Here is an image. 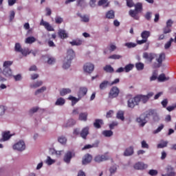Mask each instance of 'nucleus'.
<instances>
[{
    "mask_svg": "<svg viewBox=\"0 0 176 176\" xmlns=\"http://www.w3.org/2000/svg\"><path fill=\"white\" fill-rule=\"evenodd\" d=\"M138 102H142V104H146L149 101V98L153 97V92H149L147 95H138L136 96Z\"/></svg>",
    "mask_w": 176,
    "mask_h": 176,
    "instance_id": "obj_1",
    "label": "nucleus"
},
{
    "mask_svg": "<svg viewBox=\"0 0 176 176\" xmlns=\"http://www.w3.org/2000/svg\"><path fill=\"white\" fill-rule=\"evenodd\" d=\"M12 148L14 151L23 152V151H25V143L23 140H19L12 146Z\"/></svg>",
    "mask_w": 176,
    "mask_h": 176,
    "instance_id": "obj_2",
    "label": "nucleus"
},
{
    "mask_svg": "<svg viewBox=\"0 0 176 176\" xmlns=\"http://www.w3.org/2000/svg\"><path fill=\"white\" fill-rule=\"evenodd\" d=\"M74 156L75 153L69 151L65 153L63 157V162H65L66 164H69V163H71L72 157H74Z\"/></svg>",
    "mask_w": 176,
    "mask_h": 176,
    "instance_id": "obj_3",
    "label": "nucleus"
},
{
    "mask_svg": "<svg viewBox=\"0 0 176 176\" xmlns=\"http://www.w3.org/2000/svg\"><path fill=\"white\" fill-rule=\"evenodd\" d=\"M148 118L149 117H146V113L144 114H142L140 117L136 118V122L139 124V126H140V127H144V126H145V124H146L147 122L146 119H148Z\"/></svg>",
    "mask_w": 176,
    "mask_h": 176,
    "instance_id": "obj_4",
    "label": "nucleus"
},
{
    "mask_svg": "<svg viewBox=\"0 0 176 176\" xmlns=\"http://www.w3.org/2000/svg\"><path fill=\"white\" fill-rule=\"evenodd\" d=\"M164 58H166V54L161 53L159 55V57L156 58V61L157 63H154L153 67H154V68H160V67L162 66V63H163V60H164Z\"/></svg>",
    "mask_w": 176,
    "mask_h": 176,
    "instance_id": "obj_5",
    "label": "nucleus"
},
{
    "mask_svg": "<svg viewBox=\"0 0 176 176\" xmlns=\"http://www.w3.org/2000/svg\"><path fill=\"white\" fill-rule=\"evenodd\" d=\"M136 105H140V103H138V99L137 96H135L134 98H129L127 101V106L128 108H131L133 109Z\"/></svg>",
    "mask_w": 176,
    "mask_h": 176,
    "instance_id": "obj_6",
    "label": "nucleus"
},
{
    "mask_svg": "<svg viewBox=\"0 0 176 176\" xmlns=\"http://www.w3.org/2000/svg\"><path fill=\"white\" fill-rule=\"evenodd\" d=\"M120 92L119 88L113 87L109 93V98H116L119 96Z\"/></svg>",
    "mask_w": 176,
    "mask_h": 176,
    "instance_id": "obj_7",
    "label": "nucleus"
},
{
    "mask_svg": "<svg viewBox=\"0 0 176 176\" xmlns=\"http://www.w3.org/2000/svg\"><path fill=\"white\" fill-rule=\"evenodd\" d=\"M109 160V157L107 155H98L94 157V162L96 163H102V162H107Z\"/></svg>",
    "mask_w": 176,
    "mask_h": 176,
    "instance_id": "obj_8",
    "label": "nucleus"
},
{
    "mask_svg": "<svg viewBox=\"0 0 176 176\" xmlns=\"http://www.w3.org/2000/svg\"><path fill=\"white\" fill-rule=\"evenodd\" d=\"M83 69L87 74H91L94 71V65L91 63H85L83 66Z\"/></svg>",
    "mask_w": 176,
    "mask_h": 176,
    "instance_id": "obj_9",
    "label": "nucleus"
},
{
    "mask_svg": "<svg viewBox=\"0 0 176 176\" xmlns=\"http://www.w3.org/2000/svg\"><path fill=\"white\" fill-rule=\"evenodd\" d=\"M133 168H135V170H145L148 168V164L138 162L133 165Z\"/></svg>",
    "mask_w": 176,
    "mask_h": 176,
    "instance_id": "obj_10",
    "label": "nucleus"
},
{
    "mask_svg": "<svg viewBox=\"0 0 176 176\" xmlns=\"http://www.w3.org/2000/svg\"><path fill=\"white\" fill-rule=\"evenodd\" d=\"M40 25H43V27H44L47 31H54V28L52 26V25L43 19H41Z\"/></svg>",
    "mask_w": 176,
    "mask_h": 176,
    "instance_id": "obj_11",
    "label": "nucleus"
},
{
    "mask_svg": "<svg viewBox=\"0 0 176 176\" xmlns=\"http://www.w3.org/2000/svg\"><path fill=\"white\" fill-rule=\"evenodd\" d=\"M13 135L10 134V131H5L2 133V138L0 139V142H5L9 141Z\"/></svg>",
    "mask_w": 176,
    "mask_h": 176,
    "instance_id": "obj_12",
    "label": "nucleus"
},
{
    "mask_svg": "<svg viewBox=\"0 0 176 176\" xmlns=\"http://www.w3.org/2000/svg\"><path fill=\"white\" fill-rule=\"evenodd\" d=\"M75 57V52L72 49L68 50L67 52V55L65 57V60H67V61H72L74 60V58Z\"/></svg>",
    "mask_w": 176,
    "mask_h": 176,
    "instance_id": "obj_13",
    "label": "nucleus"
},
{
    "mask_svg": "<svg viewBox=\"0 0 176 176\" xmlns=\"http://www.w3.org/2000/svg\"><path fill=\"white\" fill-rule=\"evenodd\" d=\"M89 130H90L89 126H85L82 128L81 131L80 132V135L81 138H82L83 140H86V138H87V135L89 134Z\"/></svg>",
    "mask_w": 176,
    "mask_h": 176,
    "instance_id": "obj_14",
    "label": "nucleus"
},
{
    "mask_svg": "<svg viewBox=\"0 0 176 176\" xmlns=\"http://www.w3.org/2000/svg\"><path fill=\"white\" fill-rule=\"evenodd\" d=\"M143 57L145 58V60H146L147 63H152V60H153V58H155V55L152 53L144 52L143 54Z\"/></svg>",
    "mask_w": 176,
    "mask_h": 176,
    "instance_id": "obj_15",
    "label": "nucleus"
},
{
    "mask_svg": "<svg viewBox=\"0 0 176 176\" xmlns=\"http://www.w3.org/2000/svg\"><path fill=\"white\" fill-rule=\"evenodd\" d=\"M87 91H88L87 87H80L79 91L78 92V97L80 98L85 97V96L87 94Z\"/></svg>",
    "mask_w": 176,
    "mask_h": 176,
    "instance_id": "obj_16",
    "label": "nucleus"
},
{
    "mask_svg": "<svg viewBox=\"0 0 176 176\" xmlns=\"http://www.w3.org/2000/svg\"><path fill=\"white\" fill-rule=\"evenodd\" d=\"M149 116H153L154 120H159V114L156 110H150L146 113V118H149Z\"/></svg>",
    "mask_w": 176,
    "mask_h": 176,
    "instance_id": "obj_17",
    "label": "nucleus"
},
{
    "mask_svg": "<svg viewBox=\"0 0 176 176\" xmlns=\"http://www.w3.org/2000/svg\"><path fill=\"white\" fill-rule=\"evenodd\" d=\"M91 160H93V156L90 154H86L82 157V164L86 166V164H89V163L91 162Z\"/></svg>",
    "mask_w": 176,
    "mask_h": 176,
    "instance_id": "obj_18",
    "label": "nucleus"
},
{
    "mask_svg": "<svg viewBox=\"0 0 176 176\" xmlns=\"http://www.w3.org/2000/svg\"><path fill=\"white\" fill-rule=\"evenodd\" d=\"M3 75L6 78H12V76H13V72L12 71V69H10V67H6L4 68L3 70Z\"/></svg>",
    "mask_w": 176,
    "mask_h": 176,
    "instance_id": "obj_19",
    "label": "nucleus"
},
{
    "mask_svg": "<svg viewBox=\"0 0 176 176\" xmlns=\"http://www.w3.org/2000/svg\"><path fill=\"white\" fill-rule=\"evenodd\" d=\"M138 11H136L135 10H130L129 12V16L131 17H133L135 20H139L140 19V16L138 15Z\"/></svg>",
    "mask_w": 176,
    "mask_h": 176,
    "instance_id": "obj_20",
    "label": "nucleus"
},
{
    "mask_svg": "<svg viewBox=\"0 0 176 176\" xmlns=\"http://www.w3.org/2000/svg\"><path fill=\"white\" fill-rule=\"evenodd\" d=\"M134 155V147L129 146L124 152V156H131Z\"/></svg>",
    "mask_w": 176,
    "mask_h": 176,
    "instance_id": "obj_21",
    "label": "nucleus"
},
{
    "mask_svg": "<svg viewBox=\"0 0 176 176\" xmlns=\"http://www.w3.org/2000/svg\"><path fill=\"white\" fill-rule=\"evenodd\" d=\"M168 176H175V172H174V168L171 166H167L165 168Z\"/></svg>",
    "mask_w": 176,
    "mask_h": 176,
    "instance_id": "obj_22",
    "label": "nucleus"
},
{
    "mask_svg": "<svg viewBox=\"0 0 176 176\" xmlns=\"http://www.w3.org/2000/svg\"><path fill=\"white\" fill-rule=\"evenodd\" d=\"M77 16L80 17L82 23H89L90 21V18L87 15H82L80 13H77Z\"/></svg>",
    "mask_w": 176,
    "mask_h": 176,
    "instance_id": "obj_23",
    "label": "nucleus"
},
{
    "mask_svg": "<svg viewBox=\"0 0 176 176\" xmlns=\"http://www.w3.org/2000/svg\"><path fill=\"white\" fill-rule=\"evenodd\" d=\"M72 90L69 88H63L60 90V95L62 97H64V96H67V94H71Z\"/></svg>",
    "mask_w": 176,
    "mask_h": 176,
    "instance_id": "obj_24",
    "label": "nucleus"
},
{
    "mask_svg": "<svg viewBox=\"0 0 176 176\" xmlns=\"http://www.w3.org/2000/svg\"><path fill=\"white\" fill-rule=\"evenodd\" d=\"M74 124H76V121L74 119H69L63 124V127H71Z\"/></svg>",
    "mask_w": 176,
    "mask_h": 176,
    "instance_id": "obj_25",
    "label": "nucleus"
},
{
    "mask_svg": "<svg viewBox=\"0 0 176 176\" xmlns=\"http://www.w3.org/2000/svg\"><path fill=\"white\" fill-rule=\"evenodd\" d=\"M58 34L61 39H65V38H68V34L65 30H59Z\"/></svg>",
    "mask_w": 176,
    "mask_h": 176,
    "instance_id": "obj_26",
    "label": "nucleus"
},
{
    "mask_svg": "<svg viewBox=\"0 0 176 176\" xmlns=\"http://www.w3.org/2000/svg\"><path fill=\"white\" fill-rule=\"evenodd\" d=\"M65 104V100L64 99V98H61V97L58 98L55 102V105L58 107H63V105H64Z\"/></svg>",
    "mask_w": 176,
    "mask_h": 176,
    "instance_id": "obj_27",
    "label": "nucleus"
},
{
    "mask_svg": "<svg viewBox=\"0 0 176 176\" xmlns=\"http://www.w3.org/2000/svg\"><path fill=\"white\" fill-rule=\"evenodd\" d=\"M69 43L70 45H72V46H80V45L83 43V41H82L81 39L77 38L76 40H73L72 41H70Z\"/></svg>",
    "mask_w": 176,
    "mask_h": 176,
    "instance_id": "obj_28",
    "label": "nucleus"
},
{
    "mask_svg": "<svg viewBox=\"0 0 176 176\" xmlns=\"http://www.w3.org/2000/svg\"><path fill=\"white\" fill-rule=\"evenodd\" d=\"M89 113L87 112L80 113L78 116V119L82 122H86L87 120V116Z\"/></svg>",
    "mask_w": 176,
    "mask_h": 176,
    "instance_id": "obj_29",
    "label": "nucleus"
},
{
    "mask_svg": "<svg viewBox=\"0 0 176 176\" xmlns=\"http://www.w3.org/2000/svg\"><path fill=\"white\" fill-rule=\"evenodd\" d=\"M159 82H167V80H170V77L166 76V74H162L157 78Z\"/></svg>",
    "mask_w": 176,
    "mask_h": 176,
    "instance_id": "obj_30",
    "label": "nucleus"
},
{
    "mask_svg": "<svg viewBox=\"0 0 176 176\" xmlns=\"http://www.w3.org/2000/svg\"><path fill=\"white\" fill-rule=\"evenodd\" d=\"M102 134L104 137L109 138V137H112V135H113V132L111 130H105L102 132Z\"/></svg>",
    "mask_w": 176,
    "mask_h": 176,
    "instance_id": "obj_31",
    "label": "nucleus"
},
{
    "mask_svg": "<svg viewBox=\"0 0 176 176\" xmlns=\"http://www.w3.org/2000/svg\"><path fill=\"white\" fill-rule=\"evenodd\" d=\"M141 36L142 39H145L146 41H148V38L151 36V32L144 30L142 32Z\"/></svg>",
    "mask_w": 176,
    "mask_h": 176,
    "instance_id": "obj_32",
    "label": "nucleus"
},
{
    "mask_svg": "<svg viewBox=\"0 0 176 176\" xmlns=\"http://www.w3.org/2000/svg\"><path fill=\"white\" fill-rule=\"evenodd\" d=\"M34 42H36V38H35V37H34V36H29L27 38H25V43H28L29 45H31V44L34 43Z\"/></svg>",
    "mask_w": 176,
    "mask_h": 176,
    "instance_id": "obj_33",
    "label": "nucleus"
},
{
    "mask_svg": "<svg viewBox=\"0 0 176 176\" xmlns=\"http://www.w3.org/2000/svg\"><path fill=\"white\" fill-rule=\"evenodd\" d=\"M45 163L47 166H52V164H54V163H56V160H53L52 159V157L48 156L47 157V159L45 160Z\"/></svg>",
    "mask_w": 176,
    "mask_h": 176,
    "instance_id": "obj_34",
    "label": "nucleus"
},
{
    "mask_svg": "<svg viewBox=\"0 0 176 176\" xmlns=\"http://www.w3.org/2000/svg\"><path fill=\"white\" fill-rule=\"evenodd\" d=\"M98 144H100V142H97L96 143L94 144H87L82 148V151H85V149H90V148H97L98 147Z\"/></svg>",
    "mask_w": 176,
    "mask_h": 176,
    "instance_id": "obj_35",
    "label": "nucleus"
},
{
    "mask_svg": "<svg viewBox=\"0 0 176 176\" xmlns=\"http://www.w3.org/2000/svg\"><path fill=\"white\" fill-rule=\"evenodd\" d=\"M71 60H67V59L63 60V68L64 69H68L71 67Z\"/></svg>",
    "mask_w": 176,
    "mask_h": 176,
    "instance_id": "obj_36",
    "label": "nucleus"
},
{
    "mask_svg": "<svg viewBox=\"0 0 176 176\" xmlns=\"http://www.w3.org/2000/svg\"><path fill=\"white\" fill-rule=\"evenodd\" d=\"M117 119H120V120H124V111H118L116 115Z\"/></svg>",
    "mask_w": 176,
    "mask_h": 176,
    "instance_id": "obj_37",
    "label": "nucleus"
},
{
    "mask_svg": "<svg viewBox=\"0 0 176 176\" xmlns=\"http://www.w3.org/2000/svg\"><path fill=\"white\" fill-rule=\"evenodd\" d=\"M47 89V88L45 86L42 87L41 88L37 89L34 92V95L35 96H38V94H42V93H45V91H46Z\"/></svg>",
    "mask_w": 176,
    "mask_h": 176,
    "instance_id": "obj_38",
    "label": "nucleus"
},
{
    "mask_svg": "<svg viewBox=\"0 0 176 176\" xmlns=\"http://www.w3.org/2000/svg\"><path fill=\"white\" fill-rule=\"evenodd\" d=\"M80 98H76L72 96H69L68 98V100H69L70 101H72V107H74V105H75L80 100Z\"/></svg>",
    "mask_w": 176,
    "mask_h": 176,
    "instance_id": "obj_39",
    "label": "nucleus"
},
{
    "mask_svg": "<svg viewBox=\"0 0 176 176\" xmlns=\"http://www.w3.org/2000/svg\"><path fill=\"white\" fill-rule=\"evenodd\" d=\"M42 85H43V82L42 80H40L30 85V87H32V89H37V87H41Z\"/></svg>",
    "mask_w": 176,
    "mask_h": 176,
    "instance_id": "obj_40",
    "label": "nucleus"
},
{
    "mask_svg": "<svg viewBox=\"0 0 176 176\" xmlns=\"http://www.w3.org/2000/svg\"><path fill=\"white\" fill-rule=\"evenodd\" d=\"M108 85H110L109 82H108L107 80H104L100 83L99 87L100 90H104V89H107V87H108Z\"/></svg>",
    "mask_w": 176,
    "mask_h": 176,
    "instance_id": "obj_41",
    "label": "nucleus"
},
{
    "mask_svg": "<svg viewBox=\"0 0 176 176\" xmlns=\"http://www.w3.org/2000/svg\"><path fill=\"white\" fill-rule=\"evenodd\" d=\"M107 19H115V12L113 10H109L106 13Z\"/></svg>",
    "mask_w": 176,
    "mask_h": 176,
    "instance_id": "obj_42",
    "label": "nucleus"
},
{
    "mask_svg": "<svg viewBox=\"0 0 176 176\" xmlns=\"http://www.w3.org/2000/svg\"><path fill=\"white\" fill-rule=\"evenodd\" d=\"M101 124H102V120H96L95 122L94 123V126L96 129H100Z\"/></svg>",
    "mask_w": 176,
    "mask_h": 176,
    "instance_id": "obj_43",
    "label": "nucleus"
},
{
    "mask_svg": "<svg viewBox=\"0 0 176 176\" xmlns=\"http://www.w3.org/2000/svg\"><path fill=\"white\" fill-rule=\"evenodd\" d=\"M118 171V165H112L109 168V173L112 175V174H115Z\"/></svg>",
    "mask_w": 176,
    "mask_h": 176,
    "instance_id": "obj_44",
    "label": "nucleus"
},
{
    "mask_svg": "<svg viewBox=\"0 0 176 176\" xmlns=\"http://www.w3.org/2000/svg\"><path fill=\"white\" fill-rule=\"evenodd\" d=\"M135 10L140 13V12H142V3H138L135 5Z\"/></svg>",
    "mask_w": 176,
    "mask_h": 176,
    "instance_id": "obj_45",
    "label": "nucleus"
},
{
    "mask_svg": "<svg viewBox=\"0 0 176 176\" xmlns=\"http://www.w3.org/2000/svg\"><path fill=\"white\" fill-rule=\"evenodd\" d=\"M104 71H105L106 72H109V73H112L113 72V67H112V66L107 65H106L104 67H103Z\"/></svg>",
    "mask_w": 176,
    "mask_h": 176,
    "instance_id": "obj_46",
    "label": "nucleus"
},
{
    "mask_svg": "<svg viewBox=\"0 0 176 176\" xmlns=\"http://www.w3.org/2000/svg\"><path fill=\"white\" fill-rule=\"evenodd\" d=\"M13 61L12 60H6L3 64V68H10V65H12Z\"/></svg>",
    "mask_w": 176,
    "mask_h": 176,
    "instance_id": "obj_47",
    "label": "nucleus"
},
{
    "mask_svg": "<svg viewBox=\"0 0 176 176\" xmlns=\"http://www.w3.org/2000/svg\"><path fill=\"white\" fill-rule=\"evenodd\" d=\"M173 42H174V38H170V41L164 45V49L166 50H167V49H170V47H171V43H173Z\"/></svg>",
    "mask_w": 176,
    "mask_h": 176,
    "instance_id": "obj_48",
    "label": "nucleus"
},
{
    "mask_svg": "<svg viewBox=\"0 0 176 176\" xmlns=\"http://www.w3.org/2000/svg\"><path fill=\"white\" fill-rule=\"evenodd\" d=\"M98 6H108V0H100L98 3Z\"/></svg>",
    "mask_w": 176,
    "mask_h": 176,
    "instance_id": "obj_49",
    "label": "nucleus"
},
{
    "mask_svg": "<svg viewBox=\"0 0 176 176\" xmlns=\"http://www.w3.org/2000/svg\"><path fill=\"white\" fill-rule=\"evenodd\" d=\"M133 68H134V65L132 64H129V65H126L125 67H124V69L125 72H130V71H131Z\"/></svg>",
    "mask_w": 176,
    "mask_h": 176,
    "instance_id": "obj_50",
    "label": "nucleus"
},
{
    "mask_svg": "<svg viewBox=\"0 0 176 176\" xmlns=\"http://www.w3.org/2000/svg\"><path fill=\"white\" fill-rule=\"evenodd\" d=\"M6 112V107L5 106H0V117L5 116Z\"/></svg>",
    "mask_w": 176,
    "mask_h": 176,
    "instance_id": "obj_51",
    "label": "nucleus"
},
{
    "mask_svg": "<svg viewBox=\"0 0 176 176\" xmlns=\"http://www.w3.org/2000/svg\"><path fill=\"white\" fill-rule=\"evenodd\" d=\"M135 67H136V69H138V71H142V69H144V63H137L135 64Z\"/></svg>",
    "mask_w": 176,
    "mask_h": 176,
    "instance_id": "obj_52",
    "label": "nucleus"
},
{
    "mask_svg": "<svg viewBox=\"0 0 176 176\" xmlns=\"http://www.w3.org/2000/svg\"><path fill=\"white\" fill-rule=\"evenodd\" d=\"M167 144H168V142L162 141L160 144H157V148H166V146H167Z\"/></svg>",
    "mask_w": 176,
    "mask_h": 176,
    "instance_id": "obj_53",
    "label": "nucleus"
},
{
    "mask_svg": "<svg viewBox=\"0 0 176 176\" xmlns=\"http://www.w3.org/2000/svg\"><path fill=\"white\" fill-rule=\"evenodd\" d=\"M47 64H49L50 65H53V64L56 63V58H54V57H49L47 60Z\"/></svg>",
    "mask_w": 176,
    "mask_h": 176,
    "instance_id": "obj_54",
    "label": "nucleus"
},
{
    "mask_svg": "<svg viewBox=\"0 0 176 176\" xmlns=\"http://www.w3.org/2000/svg\"><path fill=\"white\" fill-rule=\"evenodd\" d=\"M122 56L119 55V54H113L110 56H109V58L111 59V60H120V58H122Z\"/></svg>",
    "mask_w": 176,
    "mask_h": 176,
    "instance_id": "obj_55",
    "label": "nucleus"
},
{
    "mask_svg": "<svg viewBox=\"0 0 176 176\" xmlns=\"http://www.w3.org/2000/svg\"><path fill=\"white\" fill-rule=\"evenodd\" d=\"M58 142H60V144H67V138L64 136H60L58 138Z\"/></svg>",
    "mask_w": 176,
    "mask_h": 176,
    "instance_id": "obj_56",
    "label": "nucleus"
},
{
    "mask_svg": "<svg viewBox=\"0 0 176 176\" xmlns=\"http://www.w3.org/2000/svg\"><path fill=\"white\" fill-rule=\"evenodd\" d=\"M141 146L143 149H149V144L145 140L141 142Z\"/></svg>",
    "mask_w": 176,
    "mask_h": 176,
    "instance_id": "obj_57",
    "label": "nucleus"
},
{
    "mask_svg": "<svg viewBox=\"0 0 176 176\" xmlns=\"http://www.w3.org/2000/svg\"><path fill=\"white\" fill-rule=\"evenodd\" d=\"M63 21H64V19L61 16H56L55 17V22L56 24H61V23H63Z\"/></svg>",
    "mask_w": 176,
    "mask_h": 176,
    "instance_id": "obj_58",
    "label": "nucleus"
},
{
    "mask_svg": "<svg viewBox=\"0 0 176 176\" xmlns=\"http://www.w3.org/2000/svg\"><path fill=\"white\" fill-rule=\"evenodd\" d=\"M124 46H126L129 49H131V47H135V46H137V43H126L124 44Z\"/></svg>",
    "mask_w": 176,
    "mask_h": 176,
    "instance_id": "obj_59",
    "label": "nucleus"
},
{
    "mask_svg": "<svg viewBox=\"0 0 176 176\" xmlns=\"http://www.w3.org/2000/svg\"><path fill=\"white\" fill-rule=\"evenodd\" d=\"M162 129H164V125L161 124L160 126L157 127V129L153 131V134H158V133H160V131H162Z\"/></svg>",
    "mask_w": 176,
    "mask_h": 176,
    "instance_id": "obj_60",
    "label": "nucleus"
},
{
    "mask_svg": "<svg viewBox=\"0 0 176 176\" xmlns=\"http://www.w3.org/2000/svg\"><path fill=\"white\" fill-rule=\"evenodd\" d=\"M21 54H23V56H27L28 54H30L31 53V52H30V50L28 48L26 49H22V50H21Z\"/></svg>",
    "mask_w": 176,
    "mask_h": 176,
    "instance_id": "obj_61",
    "label": "nucleus"
},
{
    "mask_svg": "<svg viewBox=\"0 0 176 176\" xmlns=\"http://www.w3.org/2000/svg\"><path fill=\"white\" fill-rule=\"evenodd\" d=\"M12 76L16 82H19L23 79V76H21V74H17Z\"/></svg>",
    "mask_w": 176,
    "mask_h": 176,
    "instance_id": "obj_62",
    "label": "nucleus"
},
{
    "mask_svg": "<svg viewBox=\"0 0 176 176\" xmlns=\"http://www.w3.org/2000/svg\"><path fill=\"white\" fill-rule=\"evenodd\" d=\"M14 49H15L16 52H19V53L23 50V49H21V45H20V43H18L15 44Z\"/></svg>",
    "mask_w": 176,
    "mask_h": 176,
    "instance_id": "obj_63",
    "label": "nucleus"
},
{
    "mask_svg": "<svg viewBox=\"0 0 176 176\" xmlns=\"http://www.w3.org/2000/svg\"><path fill=\"white\" fill-rule=\"evenodd\" d=\"M14 16H16V12L12 10L10 12V21H13L14 19Z\"/></svg>",
    "mask_w": 176,
    "mask_h": 176,
    "instance_id": "obj_64",
    "label": "nucleus"
}]
</instances>
